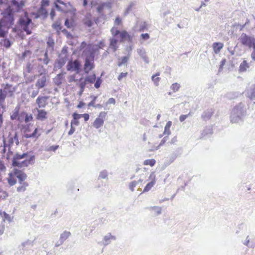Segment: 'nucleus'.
Wrapping results in <instances>:
<instances>
[{"mask_svg": "<svg viewBox=\"0 0 255 255\" xmlns=\"http://www.w3.org/2000/svg\"><path fill=\"white\" fill-rule=\"evenodd\" d=\"M91 97L92 98V100L88 104L89 107L95 106V102L97 98V96H91Z\"/></svg>", "mask_w": 255, "mask_h": 255, "instance_id": "37998d69", "label": "nucleus"}, {"mask_svg": "<svg viewBox=\"0 0 255 255\" xmlns=\"http://www.w3.org/2000/svg\"><path fill=\"white\" fill-rule=\"evenodd\" d=\"M28 184L27 183H24L23 185L18 187L17 189L18 192L24 191L25 190V187L27 186Z\"/></svg>", "mask_w": 255, "mask_h": 255, "instance_id": "49530a36", "label": "nucleus"}, {"mask_svg": "<svg viewBox=\"0 0 255 255\" xmlns=\"http://www.w3.org/2000/svg\"><path fill=\"white\" fill-rule=\"evenodd\" d=\"M128 75V73L127 72H125V73H124V72H122L118 76V79L119 80V81H121L122 79L123 78H125V77H126Z\"/></svg>", "mask_w": 255, "mask_h": 255, "instance_id": "8fccbe9b", "label": "nucleus"}, {"mask_svg": "<svg viewBox=\"0 0 255 255\" xmlns=\"http://www.w3.org/2000/svg\"><path fill=\"white\" fill-rule=\"evenodd\" d=\"M251 63H248L246 60H244L240 65L239 71L240 73H243L247 71L250 67Z\"/></svg>", "mask_w": 255, "mask_h": 255, "instance_id": "f3484780", "label": "nucleus"}, {"mask_svg": "<svg viewBox=\"0 0 255 255\" xmlns=\"http://www.w3.org/2000/svg\"><path fill=\"white\" fill-rule=\"evenodd\" d=\"M67 52H68L67 47L65 46L62 48L61 54L60 55H61L62 56H63V55L64 56H65V55L68 56Z\"/></svg>", "mask_w": 255, "mask_h": 255, "instance_id": "de8ad7c7", "label": "nucleus"}, {"mask_svg": "<svg viewBox=\"0 0 255 255\" xmlns=\"http://www.w3.org/2000/svg\"><path fill=\"white\" fill-rule=\"evenodd\" d=\"M38 79L35 86L38 89H41L46 85L47 78L45 74H40L38 76Z\"/></svg>", "mask_w": 255, "mask_h": 255, "instance_id": "1a4fd4ad", "label": "nucleus"}, {"mask_svg": "<svg viewBox=\"0 0 255 255\" xmlns=\"http://www.w3.org/2000/svg\"><path fill=\"white\" fill-rule=\"evenodd\" d=\"M81 67V65L80 62L77 60H75L68 62L67 65V69L68 71H75L76 73L78 74L80 73Z\"/></svg>", "mask_w": 255, "mask_h": 255, "instance_id": "0eeeda50", "label": "nucleus"}, {"mask_svg": "<svg viewBox=\"0 0 255 255\" xmlns=\"http://www.w3.org/2000/svg\"><path fill=\"white\" fill-rule=\"evenodd\" d=\"M79 125V122L78 120L73 119L71 122V126H78Z\"/></svg>", "mask_w": 255, "mask_h": 255, "instance_id": "5fc2aeb1", "label": "nucleus"}, {"mask_svg": "<svg viewBox=\"0 0 255 255\" xmlns=\"http://www.w3.org/2000/svg\"><path fill=\"white\" fill-rule=\"evenodd\" d=\"M75 131V128H74V126H71L70 129L68 131V135H71L72 134H73L74 133Z\"/></svg>", "mask_w": 255, "mask_h": 255, "instance_id": "680f3d73", "label": "nucleus"}, {"mask_svg": "<svg viewBox=\"0 0 255 255\" xmlns=\"http://www.w3.org/2000/svg\"><path fill=\"white\" fill-rule=\"evenodd\" d=\"M82 117L84 118L85 121H87L89 119V115L88 114H82Z\"/></svg>", "mask_w": 255, "mask_h": 255, "instance_id": "774afa93", "label": "nucleus"}, {"mask_svg": "<svg viewBox=\"0 0 255 255\" xmlns=\"http://www.w3.org/2000/svg\"><path fill=\"white\" fill-rule=\"evenodd\" d=\"M103 46V44L102 42L99 45H88L83 52V55L85 56V59L94 60L95 53Z\"/></svg>", "mask_w": 255, "mask_h": 255, "instance_id": "20e7f679", "label": "nucleus"}, {"mask_svg": "<svg viewBox=\"0 0 255 255\" xmlns=\"http://www.w3.org/2000/svg\"><path fill=\"white\" fill-rule=\"evenodd\" d=\"M223 43L221 42H215L212 45L214 52L216 54H218L220 52L221 50L223 48Z\"/></svg>", "mask_w": 255, "mask_h": 255, "instance_id": "b1692460", "label": "nucleus"}, {"mask_svg": "<svg viewBox=\"0 0 255 255\" xmlns=\"http://www.w3.org/2000/svg\"><path fill=\"white\" fill-rule=\"evenodd\" d=\"M150 210L153 212L155 215H159L161 213V208L159 207H152L150 208Z\"/></svg>", "mask_w": 255, "mask_h": 255, "instance_id": "473e14b6", "label": "nucleus"}, {"mask_svg": "<svg viewBox=\"0 0 255 255\" xmlns=\"http://www.w3.org/2000/svg\"><path fill=\"white\" fill-rule=\"evenodd\" d=\"M116 103V101L115 100V99L113 98H110L108 102H107V104H115Z\"/></svg>", "mask_w": 255, "mask_h": 255, "instance_id": "69168bd1", "label": "nucleus"}, {"mask_svg": "<svg viewBox=\"0 0 255 255\" xmlns=\"http://www.w3.org/2000/svg\"><path fill=\"white\" fill-rule=\"evenodd\" d=\"M171 133V131L170 130V128L164 127V130L163 132V134L164 135H167V136H168Z\"/></svg>", "mask_w": 255, "mask_h": 255, "instance_id": "864d4df0", "label": "nucleus"}, {"mask_svg": "<svg viewBox=\"0 0 255 255\" xmlns=\"http://www.w3.org/2000/svg\"><path fill=\"white\" fill-rule=\"evenodd\" d=\"M9 142L10 144H13V143H15L16 145L18 144L19 141L17 134L16 133H15L13 137H11L9 139Z\"/></svg>", "mask_w": 255, "mask_h": 255, "instance_id": "7c9ffc66", "label": "nucleus"}, {"mask_svg": "<svg viewBox=\"0 0 255 255\" xmlns=\"http://www.w3.org/2000/svg\"><path fill=\"white\" fill-rule=\"evenodd\" d=\"M121 19L119 16L117 17L115 20V24L118 25L121 23Z\"/></svg>", "mask_w": 255, "mask_h": 255, "instance_id": "0e129e2a", "label": "nucleus"}, {"mask_svg": "<svg viewBox=\"0 0 255 255\" xmlns=\"http://www.w3.org/2000/svg\"><path fill=\"white\" fill-rule=\"evenodd\" d=\"M119 34L121 39V41H123L124 40H128V41H131L132 40V36L128 34V32L125 30H123L120 32Z\"/></svg>", "mask_w": 255, "mask_h": 255, "instance_id": "412c9836", "label": "nucleus"}, {"mask_svg": "<svg viewBox=\"0 0 255 255\" xmlns=\"http://www.w3.org/2000/svg\"><path fill=\"white\" fill-rule=\"evenodd\" d=\"M37 111L36 119L39 121H43L47 118V113L44 110H39L37 108L35 109Z\"/></svg>", "mask_w": 255, "mask_h": 255, "instance_id": "2eb2a0df", "label": "nucleus"}, {"mask_svg": "<svg viewBox=\"0 0 255 255\" xmlns=\"http://www.w3.org/2000/svg\"><path fill=\"white\" fill-rule=\"evenodd\" d=\"M107 113L101 112L98 117L97 118L93 123V126L96 129L102 127L104 123V120L106 116Z\"/></svg>", "mask_w": 255, "mask_h": 255, "instance_id": "6e6552de", "label": "nucleus"}, {"mask_svg": "<svg viewBox=\"0 0 255 255\" xmlns=\"http://www.w3.org/2000/svg\"><path fill=\"white\" fill-rule=\"evenodd\" d=\"M155 184V177L150 178V181L146 184L144 188L143 189V192H146L149 191L151 188Z\"/></svg>", "mask_w": 255, "mask_h": 255, "instance_id": "5701e85b", "label": "nucleus"}, {"mask_svg": "<svg viewBox=\"0 0 255 255\" xmlns=\"http://www.w3.org/2000/svg\"><path fill=\"white\" fill-rule=\"evenodd\" d=\"M155 163V160L154 159H146L144 161V165H149L151 166H153Z\"/></svg>", "mask_w": 255, "mask_h": 255, "instance_id": "ea45409f", "label": "nucleus"}, {"mask_svg": "<svg viewBox=\"0 0 255 255\" xmlns=\"http://www.w3.org/2000/svg\"><path fill=\"white\" fill-rule=\"evenodd\" d=\"M246 96L251 100H255V85L251 86L247 89Z\"/></svg>", "mask_w": 255, "mask_h": 255, "instance_id": "ddd939ff", "label": "nucleus"}, {"mask_svg": "<svg viewBox=\"0 0 255 255\" xmlns=\"http://www.w3.org/2000/svg\"><path fill=\"white\" fill-rule=\"evenodd\" d=\"M190 114V113L188 115H181L179 117V120L181 122H183L185 120V119L188 117V115Z\"/></svg>", "mask_w": 255, "mask_h": 255, "instance_id": "052dcab7", "label": "nucleus"}, {"mask_svg": "<svg viewBox=\"0 0 255 255\" xmlns=\"http://www.w3.org/2000/svg\"><path fill=\"white\" fill-rule=\"evenodd\" d=\"M28 158V153H24L22 154H16L12 159V165L14 167H23L27 166L29 164L34 162L35 156H31L28 159H26L22 161L20 159Z\"/></svg>", "mask_w": 255, "mask_h": 255, "instance_id": "7ed1b4c3", "label": "nucleus"}, {"mask_svg": "<svg viewBox=\"0 0 255 255\" xmlns=\"http://www.w3.org/2000/svg\"><path fill=\"white\" fill-rule=\"evenodd\" d=\"M25 1L21 0L18 1V0H11V3L8 6L14 8L16 11H20L24 5Z\"/></svg>", "mask_w": 255, "mask_h": 255, "instance_id": "9d476101", "label": "nucleus"}, {"mask_svg": "<svg viewBox=\"0 0 255 255\" xmlns=\"http://www.w3.org/2000/svg\"><path fill=\"white\" fill-rule=\"evenodd\" d=\"M49 62V59L48 57V52L47 51H46L44 53V58L43 59V62L44 64L47 65Z\"/></svg>", "mask_w": 255, "mask_h": 255, "instance_id": "c03bdc74", "label": "nucleus"}, {"mask_svg": "<svg viewBox=\"0 0 255 255\" xmlns=\"http://www.w3.org/2000/svg\"><path fill=\"white\" fill-rule=\"evenodd\" d=\"M72 117L73 118V119L79 121V119L82 118V114H79L76 113H74L72 115Z\"/></svg>", "mask_w": 255, "mask_h": 255, "instance_id": "09e8293b", "label": "nucleus"}, {"mask_svg": "<svg viewBox=\"0 0 255 255\" xmlns=\"http://www.w3.org/2000/svg\"><path fill=\"white\" fill-rule=\"evenodd\" d=\"M110 48L111 49H112L114 52L116 51L118 47L117 45L118 40L116 39L115 37H113L112 38H110Z\"/></svg>", "mask_w": 255, "mask_h": 255, "instance_id": "a878e982", "label": "nucleus"}, {"mask_svg": "<svg viewBox=\"0 0 255 255\" xmlns=\"http://www.w3.org/2000/svg\"><path fill=\"white\" fill-rule=\"evenodd\" d=\"M96 75L95 74H94L92 75H89V76L86 77V78H85L84 79L86 81V82L88 84V83H93L96 80Z\"/></svg>", "mask_w": 255, "mask_h": 255, "instance_id": "c756f323", "label": "nucleus"}, {"mask_svg": "<svg viewBox=\"0 0 255 255\" xmlns=\"http://www.w3.org/2000/svg\"><path fill=\"white\" fill-rule=\"evenodd\" d=\"M33 68V65L30 62H28L26 64L25 70L28 73H30L31 72Z\"/></svg>", "mask_w": 255, "mask_h": 255, "instance_id": "58836bf2", "label": "nucleus"}, {"mask_svg": "<svg viewBox=\"0 0 255 255\" xmlns=\"http://www.w3.org/2000/svg\"><path fill=\"white\" fill-rule=\"evenodd\" d=\"M18 110H19V108H16L14 109L13 114L10 116V118H11V119L12 120H15V119H16L18 118Z\"/></svg>", "mask_w": 255, "mask_h": 255, "instance_id": "c9c22d12", "label": "nucleus"}, {"mask_svg": "<svg viewBox=\"0 0 255 255\" xmlns=\"http://www.w3.org/2000/svg\"><path fill=\"white\" fill-rule=\"evenodd\" d=\"M137 52L145 63L147 64L149 63V61L148 57L146 55V52L144 48H140L137 49Z\"/></svg>", "mask_w": 255, "mask_h": 255, "instance_id": "4468645a", "label": "nucleus"}, {"mask_svg": "<svg viewBox=\"0 0 255 255\" xmlns=\"http://www.w3.org/2000/svg\"><path fill=\"white\" fill-rule=\"evenodd\" d=\"M31 22V19L28 17L27 13L23 17H21L19 20V24L22 27L23 30L26 32L27 34H31V32L28 29V25Z\"/></svg>", "mask_w": 255, "mask_h": 255, "instance_id": "423d86ee", "label": "nucleus"}, {"mask_svg": "<svg viewBox=\"0 0 255 255\" xmlns=\"http://www.w3.org/2000/svg\"><path fill=\"white\" fill-rule=\"evenodd\" d=\"M74 81L76 82L77 85L80 87V89H85L86 85L87 84V83L82 77L79 79H74Z\"/></svg>", "mask_w": 255, "mask_h": 255, "instance_id": "393cba45", "label": "nucleus"}, {"mask_svg": "<svg viewBox=\"0 0 255 255\" xmlns=\"http://www.w3.org/2000/svg\"><path fill=\"white\" fill-rule=\"evenodd\" d=\"M240 40L241 43L249 48L253 47L255 46V38L253 36L248 35L246 33H242L240 37Z\"/></svg>", "mask_w": 255, "mask_h": 255, "instance_id": "39448f33", "label": "nucleus"}, {"mask_svg": "<svg viewBox=\"0 0 255 255\" xmlns=\"http://www.w3.org/2000/svg\"><path fill=\"white\" fill-rule=\"evenodd\" d=\"M70 235H71V233L70 232L66 231H64L60 235V239L61 240V242L62 243H63L66 239H67L70 237Z\"/></svg>", "mask_w": 255, "mask_h": 255, "instance_id": "c85d7f7f", "label": "nucleus"}, {"mask_svg": "<svg viewBox=\"0 0 255 255\" xmlns=\"http://www.w3.org/2000/svg\"><path fill=\"white\" fill-rule=\"evenodd\" d=\"M68 56H62L59 55V59L58 60V64L60 67H62L66 62L68 60Z\"/></svg>", "mask_w": 255, "mask_h": 255, "instance_id": "bb28decb", "label": "nucleus"}, {"mask_svg": "<svg viewBox=\"0 0 255 255\" xmlns=\"http://www.w3.org/2000/svg\"><path fill=\"white\" fill-rule=\"evenodd\" d=\"M112 35L116 36L120 34V31L117 28L113 27L111 30Z\"/></svg>", "mask_w": 255, "mask_h": 255, "instance_id": "a19ab883", "label": "nucleus"}, {"mask_svg": "<svg viewBox=\"0 0 255 255\" xmlns=\"http://www.w3.org/2000/svg\"><path fill=\"white\" fill-rule=\"evenodd\" d=\"M253 48V50L251 53V57L254 61H255V46Z\"/></svg>", "mask_w": 255, "mask_h": 255, "instance_id": "338daca9", "label": "nucleus"}, {"mask_svg": "<svg viewBox=\"0 0 255 255\" xmlns=\"http://www.w3.org/2000/svg\"><path fill=\"white\" fill-rule=\"evenodd\" d=\"M52 27L58 32H59L62 28L60 23L58 21L52 24Z\"/></svg>", "mask_w": 255, "mask_h": 255, "instance_id": "f704fd0d", "label": "nucleus"}, {"mask_svg": "<svg viewBox=\"0 0 255 255\" xmlns=\"http://www.w3.org/2000/svg\"><path fill=\"white\" fill-rule=\"evenodd\" d=\"M59 147L58 145H53L50 146L46 149V151H55Z\"/></svg>", "mask_w": 255, "mask_h": 255, "instance_id": "a18cd8bd", "label": "nucleus"}, {"mask_svg": "<svg viewBox=\"0 0 255 255\" xmlns=\"http://www.w3.org/2000/svg\"><path fill=\"white\" fill-rule=\"evenodd\" d=\"M247 115V109L245 105L240 103L232 109L230 120L232 124H237L242 122Z\"/></svg>", "mask_w": 255, "mask_h": 255, "instance_id": "f03ea898", "label": "nucleus"}, {"mask_svg": "<svg viewBox=\"0 0 255 255\" xmlns=\"http://www.w3.org/2000/svg\"><path fill=\"white\" fill-rule=\"evenodd\" d=\"M9 86L10 88H8L6 90L7 91V94L9 93L10 96H11L14 92V90L13 88H12L11 86L9 85Z\"/></svg>", "mask_w": 255, "mask_h": 255, "instance_id": "13d9d810", "label": "nucleus"}, {"mask_svg": "<svg viewBox=\"0 0 255 255\" xmlns=\"http://www.w3.org/2000/svg\"><path fill=\"white\" fill-rule=\"evenodd\" d=\"M102 83V80L101 78L99 77L96 79V81L95 83L94 86L96 88L98 89L100 87V85Z\"/></svg>", "mask_w": 255, "mask_h": 255, "instance_id": "79ce46f5", "label": "nucleus"}, {"mask_svg": "<svg viewBox=\"0 0 255 255\" xmlns=\"http://www.w3.org/2000/svg\"><path fill=\"white\" fill-rule=\"evenodd\" d=\"M130 56V54L129 53V52L128 51V55L126 56H124L121 58L118 59V65L119 67H121L123 65H125L128 62V60L129 59Z\"/></svg>", "mask_w": 255, "mask_h": 255, "instance_id": "4be33fe9", "label": "nucleus"}, {"mask_svg": "<svg viewBox=\"0 0 255 255\" xmlns=\"http://www.w3.org/2000/svg\"><path fill=\"white\" fill-rule=\"evenodd\" d=\"M7 181L9 185L12 186L16 183V180L15 178V176H9L7 178Z\"/></svg>", "mask_w": 255, "mask_h": 255, "instance_id": "e433bc0d", "label": "nucleus"}, {"mask_svg": "<svg viewBox=\"0 0 255 255\" xmlns=\"http://www.w3.org/2000/svg\"><path fill=\"white\" fill-rule=\"evenodd\" d=\"M10 88L9 84H6L3 90L0 89V105L1 106L3 103L7 95V89Z\"/></svg>", "mask_w": 255, "mask_h": 255, "instance_id": "dca6fc26", "label": "nucleus"}, {"mask_svg": "<svg viewBox=\"0 0 255 255\" xmlns=\"http://www.w3.org/2000/svg\"><path fill=\"white\" fill-rule=\"evenodd\" d=\"M16 11L13 8L7 6L1 13L2 18L0 19V37H5L8 33V30L14 24V13Z\"/></svg>", "mask_w": 255, "mask_h": 255, "instance_id": "f257e3e1", "label": "nucleus"}, {"mask_svg": "<svg viewBox=\"0 0 255 255\" xmlns=\"http://www.w3.org/2000/svg\"><path fill=\"white\" fill-rule=\"evenodd\" d=\"M47 48L46 51L47 52L49 51L51 53L54 50V46L55 45V42L54 40L51 37H48L47 41Z\"/></svg>", "mask_w": 255, "mask_h": 255, "instance_id": "aec40b11", "label": "nucleus"}, {"mask_svg": "<svg viewBox=\"0 0 255 255\" xmlns=\"http://www.w3.org/2000/svg\"><path fill=\"white\" fill-rule=\"evenodd\" d=\"M180 87V84L177 83L172 84L170 87L171 89L174 91H178Z\"/></svg>", "mask_w": 255, "mask_h": 255, "instance_id": "4c0bfd02", "label": "nucleus"}, {"mask_svg": "<svg viewBox=\"0 0 255 255\" xmlns=\"http://www.w3.org/2000/svg\"><path fill=\"white\" fill-rule=\"evenodd\" d=\"M159 73H157L156 74L153 75L151 77V79L156 86H158L159 85L160 78L157 77L158 76H159Z\"/></svg>", "mask_w": 255, "mask_h": 255, "instance_id": "2f4dec72", "label": "nucleus"}, {"mask_svg": "<svg viewBox=\"0 0 255 255\" xmlns=\"http://www.w3.org/2000/svg\"><path fill=\"white\" fill-rule=\"evenodd\" d=\"M95 67L94 60L85 59L84 65V71L85 73L88 74L90 71Z\"/></svg>", "mask_w": 255, "mask_h": 255, "instance_id": "f8f14e48", "label": "nucleus"}, {"mask_svg": "<svg viewBox=\"0 0 255 255\" xmlns=\"http://www.w3.org/2000/svg\"><path fill=\"white\" fill-rule=\"evenodd\" d=\"M168 138V136H166L164 137L161 140L158 147L160 146L163 145L166 142V141L167 140Z\"/></svg>", "mask_w": 255, "mask_h": 255, "instance_id": "4d7b16f0", "label": "nucleus"}, {"mask_svg": "<svg viewBox=\"0 0 255 255\" xmlns=\"http://www.w3.org/2000/svg\"><path fill=\"white\" fill-rule=\"evenodd\" d=\"M83 23L88 27H91L94 23L92 21V15L90 13L87 14L83 20Z\"/></svg>", "mask_w": 255, "mask_h": 255, "instance_id": "a211bd4d", "label": "nucleus"}, {"mask_svg": "<svg viewBox=\"0 0 255 255\" xmlns=\"http://www.w3.org/2000/svg\"><path fill=\"white\" fill-rule=\"evenodd\" d=\"M177 142V137L176 136L173 137L168 142L170 144H175Z\"/></svg>", "mask_w": 255, "mask_h": 255, "instance_id": "bf43d9fd", "label": "nucleus"}, {"mask_svg": "<svg viewBox=\"0 0 255 255\" xmlns=\"http://www.w3.org/2000/svg\"><path fill=\"white\" fill-rule=\"evenodd\" d=\"M213 111L212 109H208L205 111L201 115V118L204 121L209 120L213 114Z\"/></svg>", "mask_w": 255, "mask_h": 255, "instance_id": "6ab92c4d", "label": "nucleus"}, {"mask_svg": "<svg viewBox=\"0 0 255 255\" xmlns=\"http://www.w3.org/2000/svg\"><path fill=\"white\" fill-rule=\"evenodd\" d=\"M105 7H107L108 8H111V3L109 2H107V3H102V4L99 5L97 7V10L98 12H99V13H102L103 10L104 9V8Z\"/></svg>", "mask_w": 255, "mask_h": 255, "instance_id": "cd10ccee", "label": "nucleus"}, {"mask_svg": "<svg viewBox=\"0 0 255 255\" xmlns=\"http://www.w3.org/2000/svg\"><path fill=\"white\" fill-rule=\"evenodd\" d=\"M38 13L39 15H47V12L45 9L43 8V7H41L38 11Z\"/></svg>", "mask_w": 255, "mask_h": 255, "instance_id": "603ef678", "label": "nucleus"}, {"mask_svg": "<svg viewBox=\"0 0 255 255\" xmlns=\"http://www.w3.org/2000/svg\"><path fill=\"white\" fill-rule=\"evenodd\" d=\"M141 37L144 40H147L149 38V35L148 33L141 34Z\"/></svg>", "mask_w": 255, "mask_h": 255, "instance_id": "e2e57ef3", "label": "nucleus"}, {"mask_svg": "<svg viewBox=\"0 0 255 255\" xmlns=\"http://www.w3.org/2000/svg\"><path fill=\"white\" fill-rule=\"evenodd\" d=\"M38 93H39V89H38V90H33L31 92L30 96L31 98H35L38 95Z\"/></svg>", "mask_w": 255, "mask_h": 255, "instance_id": "6e6d98bb", "label": "nucleus"}, {"mask_svg": "<svg viewBox=\"0 0 255 255\" xmlns=\"http://www.w3.org/2000/svg\"><path fill=\"white\" fill-rule=\"evenodd\" d=\"M3 45L6 48H9L11 45V42L7 38H5L2 40Z\"/></svg>", "mask_w": 255, "mask_h": 255, "instance_id": "72a5a7b5", "label": "nucleus"}, {"mask_svg": "<svg viewBox=\"0 0 255 255\" xmlns=\"http://www.w3.org/2000/svg\"><path fill=\"white\" fill-rule=\"evenodd\" d=\"M8 196V194L5 192H0V199H4Z\"/></svg>", "mask_w": 255, "mask_h": 255, "instance_id": "3c124183", "label": "nucleus"}, {"mask_svg": "<svg viewBox=\"0 0 255 255\" xmlns=\"http://www.w3.org/2000/svg\"><path fill=\"white\" fill-rule=\"evenodd\" d=\"M48 96H39L36 100V103L38 106V108H44L48 104Z\"/></svg>", "mask_w": 255, "mask_h": 255, "instance_id": "9b49d317", "label": "nucleus"}]
</instances>
